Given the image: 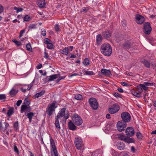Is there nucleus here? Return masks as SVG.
Segmentation results:
<instances>
[{"label":"nucleus","instance_id":"obj_23","mask_svg":"<svg viewBox=\"0 0 156 156\" xmlns=\"http://www.w3.org/2000/svg\"><path fill=\"white\" fill-rule=\"evenodd\" d=\"M17 93L18 91H16L15 89H12L9 92V94L12 97H13Z\"/></svg>","mask_w":156,"mask_h":156},{"label":"nucleus","instance_id":"obj_29","mask_svg":"<svg viewBox=\"0 0 156 156\" xmlns=\"http://www.w3.org/2000/svg\"><path fill=\"white\" fill-rule=\"evenodd\" d=\"M141 85H142V84H140L136 86V88L138 91L140 93H142L143 92V90Z\"/></svg>","mask_w":156,"mask_h":156},{"label":"nucleus","instance_id":"obj_15","mask_svg":"<svg viewBox=\"0 0 156 156\" xmlns=\"http://www.w3.org/2000/svg\"><path fill=\"white\" fill-rule=\"evenodd\" d=\"M101 73L106 76H109L111 74V72L109 70L102 69L101 70Z\"/></svg>","mask_w":156,"mask_h":156},{"label":"nucleus","instance_id":"obj_63","mask_svg":"<svg viewBox=\"0 0 156 156\" xmlns=\"http://www.w3.org/2000/svg\"><path fill=\"white\" fill-rule=\"evenodd\" d=\"M4 127L2 126V124L1 122H0V129L4 131Z\"/></svg>","mask_w":156,"mask_h":156},{"label":"nucleus","instance_id":"obj_7","mask_svg":"<svg viewBox=\"0 0 156 156\" xmlns=\"http://www.w3.org/2000/svg\"><path fill=\"white\" fill-rule=\"evenodd\" d=\"M89 104L91 108L94 110H96L98 108V105L97 100L94 98H91L89 101Z\"/></svg>","mask_w":156,"mask_h":156},{"label":"nucleus","instance_id":"obj_57","mask_svg":"<svg viewBox=\"0 0 156 156\" xmlns=\"http://www.w3.org/2000/svg\"><path fill=\"white\" fill-rule=\"evenodd\" d=\"M50 40L47 38H46L45 40H44V43L46 44H48L50 43L49 41Z\"/></svg>","mask_w":156,"mask_h":156},{"label":"nucleus","instance_id":"obj_5","mask_svg":"<svg viewBox=\"0 0 156 156\" xmlns=\"http://www.w3.org/2000/svg\"><path fill=\"white\" fill-rule=\"evenodd\" d=\"M120 109L119 106L116 104H113L108 109V111L111 114H114L118 112Z\"/></svg>","mask_w":156,"mask_h":156},{"label":"nucleus","instance_id":"obj_51","mask_svg":"<svg viewBox=\"0 0 156 156\" xmlns=\"http://www.w3.org/2000/svg\"><path fill=\"white\" fill-rule=\"evenodd\" d=\"M6 98V97L5 95L0 94V100H4Z\"/></svg>","mask_w":156,"mask_h":156},{"label":"nucleus","instance_id":"obj_58","mask_svg":"<svg viewBox=\"0 0 156 156\" xmlns=\"http://www.w3.org/2000/svg\"><path fill=\"white\" fill-rule=\"evenodd\" d=\"M87 9H86V7H83L82 8V9L81 11V12H87Z\"/></svg>","mask_w":156,"mask_h":156},{"label":"nucleus","instance_id":"obj_64","mask_svg":"<svg viewBox=\"0 0 156 156\" xmlns=\"http://www.w3.org/2000/svg\"><path fill=\"white\" fill-rule=\"evenodd\" d=\"M3 7L0 5V13H1L3 12Z\"/></svg>","mask_w":156,"mask_h":156},{"label":"nucleus","instance_id":"obj_25","mask_svg":"<svg viewBox=\"0 0 156 156\" xmlns=\"http://www.w3.org/2000/svg\"><path fill=\"white\" fill-rule=\"evenodd\" d=\"M27 105H21L20 109V112L21 113H23L25 110H27Z\"/></svg>","mask_w":156,"mask_h":156},{"label":"nucleus","instance_id":"obj_52","mask_svg":"<svg viewBox=\"0 0 156 156\" xmlns=\"http://www.w3.org/2000/svg\"><path fill=\"white\" fill-rule=\"evenodd\" d=\"M49 80V78L48 76H47L46 77V78H44L43 79V81H44V83H47L48 82L50 81Z\"/></svg>","mask_w":156,"mask_h":156},{"label":"nucleus","instance_id":"obj_24","mask_svg":"<svg viewBox=\"0 0 156 156\" xmlns=\"http://www.w3.org/2000/svg\"><path fill=\"white\" fill-rule=\"evenodd\" d=\"M125 142L128 143H134V140L132 138L130 137H126Z\"/></svg>","mask_w":156,"mask_h":156},{"label":"nucleus","instance_id":"obj_53","mask_svg":"<svg viewBox=\"0 0 156 156\" xmlns=\"http://www.w3.org/2000/svg\"><path fill=\"white\" fill-rule=\"evenodd\" d=\"M4 124L5 125V127L4 128V131L7 129V127L9 126V124L8 123L5 122H4Z\"/></svg>","mask_w":156,"mask_h":156},{"label":"nucleus","instance_id":"obj_31","mask_svg":"<svg viewBox=\"0 0 156 156\" xmlns=\"http://www.w3.org/2000/svg\"><path fill=\"white\" fill-rule=\"evenodd\" d=\"M84 73L85 75H94L95 73L92 71H85Z\"/></svg>","mask_w":156,"mask_h":156},{"label":"nucleus","instance_id":"obj_26","mask_svg":"<svg viewBox=\"0 0 156 156\" xmlns=\"http://www.w3.org/2000/svg\"><path fill=\"white\" fill-rule=\"evenodd\" d=\"M97 41L98 44L100 43L102 40V37L100 34H98L97 36Z\"/></svg>","mask_w":156,"mask_h":156},{"label":"nucleus","instance_id":"obj_33","mask_svg":"<svg viewBox=\"0 0 156 156\" xmlns=\"http://www.w3.org/2000/svg\"><path fill=\"white\" fill-rule=\"evenodd\" d=\"M83 63L86 66H88L90 64L89 61L87 58H85Z\"/></svg>","mask_w":156,"mask_h":156},{"label":"nucleus","instance_id":"obj_2","mask_svg":"<svg viewBox=\"0 0 156 156\" xmlns=\"http://www.w3.org/2000/svg\"><path fill=\"white\" fill-rule=\"evenodd\" d=\"M50 144L51 146V153L52 156H58V154L56 149V147L55 145L54 140L51 137L50 139Z\"/></svg>","mask_w":156,"mask_h":156},{"label":"nucleus","instance_id":"obj_22","mask_svg":"<svg viewBox=\"0 0 156 156\" xmlns=\"http://www.w3.org/2000/svg\"><path fill=\"white\" fill-rule=\"evenodd\" d=\"M59 74H54L50 76H48L50 81L53 80L58 77L57 76H59Z\"/></svg>","mask_w":156,"mask_h":156},{"label":"nucleus","instance_id":"obj_3","mask_svg":"<svg viewBox=\"0 0 156 156\" xmlns=\"http://www.w3.org/2000/svg\"><path fill=\"white\" fill-rule=\"evenodd\" d=\"M56 102L53 101L51 104L48 105L46 109V112L49 116H51L53 112L55 111V109L56 108L55 106Z\"/></svg>","mask_w":156,"mask_h":156},{"label":"nucleus","instance_id":"obj_16","mask_svg":"<svg viewBox=\"0 0 156 156\" xmlns=\"http://www.w3.org/2000/svg\"><path fill=\"white\" fill-rule=\"evenodd\" d=\"M25 115L29 119V121L30 122L32 121V119L33 116H34V114L33 112H30L29 113H27L26 112Z\"/></svg>","mask_w":156,"mask_h":156},{"label":"nucleus","instance_id":"obj_40","mask_svg":"<svg viewBox=\"0 0 156 156\" xmlns=\"http://www.w3.org/2000/svg\"><path fill=\"white\" fill-rule=\"evenodd\" d=\"M30 18L29 16L28 15H26L23 17V20L24 21H29L30 20Z\"/></svg>","mask_w":156,"mask_h":156},{"label":"nucleus","instance_id":"obj_45","mask_svg":"<svg viewBox=\"0 0 156 156\" xmlns=\"http://www.w3.org/2000/svg\"><path fill=\"white\" fill-rule=\"evenodd\" d=\"M14 150L18 154L19 153V151L16 145L14 146Z\"/></svg>","mask_w":156,"mask_h":156},{"label":"nucleus","instance_id":"obj_19","mask_svg":"<svg viewBox=\"0 0 156 156\" xmlns=\"http://www.w3.org/2000/svg\"><path fill=\"white\" fill-rule=\"evenodd\" d=\"M14 113V109L13 107H11L9 108L7 113L8 117H10Z\"/></svg>","mask_w":156,"mask_h":156},{"label":"nucleus","instance_id":"obj_27","mask_svg":"<svg viewBox=\"0 0 156 156\" xmlns=\"http://www.w3.org/2000/svg\"><path fill=\"white\" fill-rule=\"evenodd\" d=\"M68 51L69 49L68 48L66 47L62 50L61 52L62 54L66 55L68 54Z\"/></svg>","mask_w":156,"mask_h":156},{"label":"nucleus","instance_id":"obj_43","mask_svg":"<svg viewBox=\"0 0 156 156\" xmlns=\"http://www.w3.org/2000/svg\"><path fill=\"white\" fill-rule=\"evenodd\" d=\"M136 136L138 139H141L142 138V135L141 133L139 132H137L136 133Z\"/></svg>","mask_w":156,"mask_h":156},{"label":"nucleus","instance_id":"obj_59","mask_svg":"<svg viewBox=\"0 0 156 156\" xmlns=\"http://www.w3.org/2000/svg\"><path fill=\"white\" fill-rule=\"evenodd\" d=\"M121 84L122 86H124L128 87L129 86V85L128 83H127L125 82H122L121 83Z\"/></svg>","mask_w":156,"mask_h":156},{"label":"nucleus","instance_id":"obj_6","mask_svg":"<svg viewBox=\"0 0 156 156\" xmlns=\"http://www.w3.org/2000/svg\"><path fill=\"white\" fill-rule=\"evenodd\" d=\"M126 123L122 121H119L116 125L117 130L119 131L122 132L125 130L126 127Z\"/></svg>","mask_w":156,"mask_h":156},{"label":"nucleus","instance_id":"obj_21","mask_svg":"<svg viewBox=\"0 0 156 156\" xmlns=\"http://www.w3.org/2000/svg\"><path fill=\"white\" fill-rule=\"evenodd\" d=\"M102 34L103 37L108 38L111 36V34L109 31L103 32H102Z\"/></svg>","mask_w":156,"mask_h":156},{"label":"nucleus","instance_id":"obj_38","mask_svg":"<svg viewBox=\"0 0 156 156\" xmlns=\"http://www.w3.org/2000/svg\"><path fill=\"white\" fill-rule=\"evenodd\" d=\"M27 49L28 51H32V48L31 47L30 44V43H28L26 45Z\"/></svg>","mask_w":156,"mask_h":156},{"label":"nucleus","instance_id":"obj_42","mask_svg":"<svg viewBox=\"0 0 156 156\" xmlns=\"http://www.w3.org/2000/svg\"><path fill=\"white\" fill-rule=\"evenodd\" d=\"M47 48L49 49H52L53 48H54L53 44L52 43H50L47 44Z\"/></svg>","mask_w":156,"mask_h":156},{"label":"nucleus","instance_id":"obj_8","mask_svg":"<svg viewBox=\"0 0 156 156\" xmlns=\"http://www.w3.org/2000/svg\"><path fill=\"white\" fill-rule=\"evenodd\" d=\"M121 117L123 122H129L131 119L130 114L128 112H122L121 114Z\"/></svg>","mask_w":156,"mask_h":156},{"label":"nucleus","instance_id":"obj_56","mask_svg":"<svg viewBox=\"0 0 156 156\" xmlns=\"http://www.w3.org/2000/svg\"><path fill=\"white\" fill-rule=\"evenodd\" d=\"M113 95L116 98L120 97L119 94L118 93H115Z\"/></svg>","mask_w":156,"mask_h":156},{"label":"nucleus","instance_id":"obj_9","mask_svg":"<svg viewBox=\"0 0 156 156\" xmlns=\"http://www.w3.org/2000/svg\"><path fill=\"white\" fill-rule=\"evenodd\" d=\"M144 32L146 34H149L152 30L150 24L149 22L144 23Z\"/></svg>","mask_w":156,"mask_h":156},{"label":"nucleus","instance_id":"obj_14","mask_svg":"<svg viewBox=\"0 0 156 156\" xmlns=\"http://www.w3.org/2000/svg\"><path fill=\"white\" fill-rule=\"evenodd\" d=\"M74 124L71 121H69L68 123V126L69 129L72 130H74L76 129L77 127L75 126Z\"/></svg>","mask_w":156,"mask_h":156},{"label":"nucleus","instance_id":"obj_62","mask_svg":"<svg viewBox=\"0 0 156 156\" xmlns=\"http://www.w3.org/2000/svg\"><path fill=\"white\" fill-rule=\"evenodd\" d=\"M32 84L31 83L29 84L28 85V87L27 88V90H30L31 89V87H32Z\"/></svg>","mask_w":156,"mask_h":156},{"label":"nucleus","instance_id":"obj_54","mask_svg":"<svg viewBox=\"0 0 156 156\" xmlns=\"http://www.w3.org/2000/svg\"><path fill=\"white\" fill-rule=\"evenodd\" d=\"M55 31L58 32L59 31V28L58 25V24H56L55 27Z\"/></svg>","mask_w":156,"mask_h":156},{"label":"nucleus","instance_id":"obj_50","mask_svg":"<svg viewBox=\"0 0 156 156\" xmlns=\"http://www.w3.org/2000/svg\"><path fill=\"white\" fill-rule=\"evenodd\" d=\"M45 51L44 54V57L45 58H48V53L46 52V50H45Z\"/></svg>","mask_w":156,"mask_h":156},{"label":"nucleus","instance_id":"obj_46","mask_svg":"<svg viewBox=\"0 0 156 156\" xmlns=\"http://www.w3.org/2000/svg\"><path fill=\"white\" fill-rule=\"evenodd\" d=\"M23 104H24V105L29 106L30 104V102L26 99H25L24 101Z\"/></svg>","mask_w":156,"mask_h":156},{"label":"nucleus","instance_id":"obj_1","mask_svg":"<svg viewBox=\"0 0 156 156\" xmlns=\"http://www.w3.org/2000/svg\"><path fill=\"white\" fill-rule=\"evenodd\" d=\"M101 52L105 55L110 56L112 53V48L111 45L108 43H105L101 46Z\"/></svg>","mask_w":156,"mask_h":156},{"label":"nucleus","instance_id":"obj_47","mask_svg":"<svg viewBox=\"0 0 156 156\" xmlns=\"http://www.w3.org/2000/svg\"><path fill=\"white\" fill-rule=\"evenodd\" d=\"M143 84L147 87L148 86H153L154 85L153 83H149L148 82H144Z\"/></svg>","mask_w":156,"mask_h":156},{"label":"nucleus","instance_id":"obj_20","mask_svg":"<svg viewBox=\"0 0 156 156\" xmlns=\"http://www.w3.org/2000/svg\"><path fill=\"white\" fill-rule=\"evenodd\" d=\"M117 148L120 150H124L125 147V145L123 142H120L117 145Z\"/></svg>","mask_w":156,"mask_h":156},{"label":"nucleus","instance_id":"obj_17","mask_svg":"<svg viewBox=\"0 0 156 156\" xmlns=\"http://www.w3.org/2000/svg\"><path fill=\"white\" fill-rule=\"evenodd\" d=\"M37 5L41 8H43L45 5L44 0H39L37 2Z\"/></svg>","mask_w":156,"mask_h":156},{"label":"nucleus","instance_id":"obj_48","mask_svg":"<svg viewBox=\"0 0 156 156\" xmlns=\"http://www.w3.org/2000/svg\"><path fill=\"white\" fill-rule=\"evenodd\" d=\"M25 32V30L24 29L20 31V35L19 36V37L20 38L23 36V34Z\"/></svg>","mask_w":156,"mask_h":156},{"label":"nucleus","instance_id":"obj_61","mask_svg":"<svg viewBox=\"0 0 156 156\" xmlns=\"http://www.w3.org/2000/svg\"><path fill=\"white\" fill-rule=\"evenodd\" d=\"M20 90L23 92L25 93L27 89L26 88H24L23 87H22L20 88Z\"/></svg>","mask_w":156,"mask_h":156},{"label":"nucleus","instance_id":"obj_18","mask_svg":"<svg viewBox=\"0 0 156 156\" xmlns=\"http://www.w3.org/2000/svg\"><path fill=\"white\" fill-rule=\"evenodd\" d=\"M45 93L44 90H42L40 92L36 93L33 96L34 99L37 98L43 95Z\"/></svg>","mask_w":156,"mask_h":156},{"label":"nucleus","instance_id":"obj_11","mask_svg":"<svg viewBox=\"0 0 156 156\" xmlns=\"http://www.w3.org/2000/svg\"><path fill=\"white\" fill-rule=\"evenodd\" d=\"M66 108H63L61 109L60 112L58 113V114L61 117H64L66 120L69 118V114L68 111H66Z\"/></svg>","mask_w":156,"mask_h":156},{"label":"nucleus","instance_id":"obj_4","mask_svg":"<svg viewBox=\"0 0 156 156\" xmlns=\"http://www.w3.org/2000/svg\"><path fill=\"white\" fill-rule=\"evenodd\" d=\"M72 120L73 122L77 126L81 125L83 122L81 117L77 114H75L72 117Z\"/></svg>","mask_w":156,"mask_h":156},{"label":"nucleus","instance_id":"obj_34","mask_svg":"<svg viewBox=\"0 0 156 156\" xmlns=\"http://www.w3.org/2000/svg\"><path fill=\"white\" fill-rule=\"evenodd\" d=\"M75 98L77 100H80L82 99V96L80 94H77L74 96Z\"/></svg>","mask_w":156,"mask_h":156},{"label":"nucleus","instance_id":"obj_35","mask_svg":"<svg viewBox=\"0 0 156 156\" xmlns=\"http://www.w3.org/2000/svg\"><path fill=\"white\" fill-rule=\"evenodd\" d=\"M123 45L125 48H129L130 46V43L129 41H127L123 44Z\"/></svg>","mask_w":156,"mask_h":156},{"label":"nucleus","instance_id":"obj_37","mask_svg":"<svg viewBox=\"0 0 156 156\" xmlns=\"http://www.w3.org/2000/svg\"><path fill=\"white\" fill-rule=\"evenodd\" d=\"M14 9L16 10V12L17 13L19 12H21L23 10V9L22 8H18L16 7H14Z\"/></svg>","mask_w":156,"mask_h":156},{"label":"nucleus","instance_id":"obj_13","mask_svg":"<svg viewBox=\"0 0 156 156\" xmlns=\"http://www.w3.org/2000/svg\"><path fill=\"white\" fill-rule=\"evenodd\" d=\"M136 22L138 24H141L144 21V18L142 16L137 14L136 17Z\"/></svg>","mask_w":156,"mask_h":156},{"label":"nucleus","instance_id":"obj_30","mask_svg":"<svg viewBox=\"0 0 156 156\" xmlns=\"http://www.w3.org/2000/svg\"><path fill=\"white\" fill-rule=\"evenodd\" d=\"M132 94L133 95L138 98H140L141 97V94L136 91H133Z\"/></svg>","mask_w":156,"mask_h":156},{"label":"nucleus","instance_id":"obj_60","mask_svg":"<svg viewBox=\"0 0 156 156\" xmlns=\"http://www.w3.org/2000/svg\"><path fill=\"white\" fill-rule=\"evenodd\" d=\"M41 34L43 36H45L46 35V31L45 30H43L41 32Z\"/></svg>","mask_w":156,"mask_h":156},{"label":"nucleus","instance_id":"obj_41","mask_svg":"<svg viewBox=\"0 0 156 156\" xmlns=\"http://www.w3.org/2000/svg\"><path fill=\"white\" fill-rule=\"evenodd\" d=\"M12 41L18 46H20L21 44L20 41H17L15 40H12Z\"/></svg>","mask_w":156,"mask_h":156},{"label":"nucleus","instance_id":"obj_28","mask_svg":"<svg viewBox=\"0 0 156 156\" xmlns=\"http://www.w3.org/2000/svg\"><path fill=\"white\" fill-rule=\"evenodd\" d=\"M13 127L14 130L17 131L19 129V124L18 121H16L13 124Z\"/></svg>","mask_w":156,"mask_h":156},{"label":"nucleus","instance_id":"obj_49","mask_svg":"<svg viewBox=\"0 0 156 156\" xmlns=\"http://www.w3.org/2000/svg\"><path fill=\"white\" fill-rule=\"evenodd\" d=\"M141 85L142 86V89H143L144 90L146 91L147 90L148 87H147L144 84H142Z\"/></svg>","mask_w":156,"mask_h":156},{"label":"nucleus","instance_id":"obj_32","mask_svg":"<svg viewBox=\"0 0 156 156\" xmlns=\"http://www.w3.org/2000/svg\"><path fill=\"white\" fill-rule=\"evenodd\" d=\"M143 63L144 64L145 66L147 68H150V63L147 60H144L143 62Z\"/></svg>","mask_w":156,"mask_h":156},{"label":"nucleus","instance_id":"obj_12","mask_svg":"<svg viewBox=\"0 0 156 156\" xmlns=\"http://www.w3.org/2000/svg\"><path fill=\"white\" fill-rule=\"evenodd\" d=\"M126 135L128 137H131L133 136L135 133L134 129L132 127H127L125 131Z\"/></svg>","mask_w":156,"mask_h":156},{"label":"nucleus","instance_id":"obj_10","mask_svg":"<svg viewBox=\"0 0 156 156\" xmlns=\"http://www.w3.org/2000/svg\"><path fill=\"white\" fill-rule=\"evenodd\" d=\"M75 144L77 149L80 150L83 145L82 139L80 137L76 138L75 140Z\"/></svg>","mask_w":156,"mask_h":156},{"label":"nucleus","instance_id":"obj_39","mask_svg":"<svg viewBox=\"0 0 156 156\" xmlns=\"http://www.w3.org/2000/svg\"><path fill=\"white\" fill-rule=\"evenodd\" d=\"M119 139L122 140H124V141L126 138V137L125 135H120L119 136Z\"/></svg>","mask_w":156,"mask_h":156},{"label":"nucleus","instance_id":"obj_44","mask_svg":"<svg viewBox=\"0 0 156 156\" xmlns=\"http://www.w3.org/2000/svg\"><path fill=\"white\" fill-rule=\"evenodd\" d=\"M36 27V25L34 24H30L29 27V30H32L33 29H35Z\"/></svg>","mask_w":156,"mask_h":156},{"label":"nucleus","instance_id":"obj_55","mask_svg":"<svg viewBox=\"0 0 156 156\" xmlns=\"http://www.w3.org/2000/svg\"><path fill=\"white\" fill-rule=\"evenodd\" d=\"M22 102V101L21 100H19L16 102V105L18 106H19Z\"/></svg>","mask_w":156,"mask_h":156},{"label":"nucleus","instance_id":"obj_36","mask_svg":"<svg viewBox=\"0 0 156 156\" xmlns=\"http://www.w3.org/2000/svg\"><path fill=\"white\" fill-rule=\"evenodd\" d=\"M55 126L56 128H58L59 129H60L59 120H55Z\"/></svg>","mask_w":156,"mask_h":156}]
</instances>
